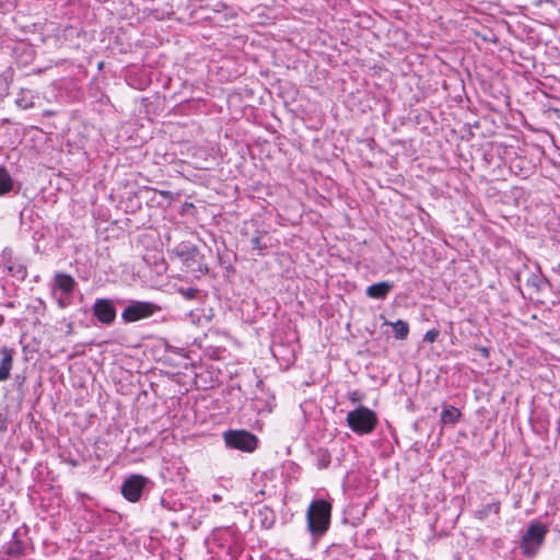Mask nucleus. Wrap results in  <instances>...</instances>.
Masks as SVG:
<instances>
[{"instance_id":"f257e3e1","label":"nucleus","mask_w":560,"mask_h":560,"mask_svg":"<svg viewBox=\"0 0 560 560\" xmlns=\"http://www.w3.org/2000/svg\"><path fill=\"white\" fill-rule=\"evenodd\" d=\"M331 504L323 499L314 500L306 512L307 528L312 536L324 535L330 525Z\"/></svg>"},{"instance_id":"f03ea898","label":"nucleus","mask_w":560,"mask_h":560,"mask_svg":"<svg viewBox=\"0 0 560 560\" xmlns=\"http://www.w3.org/2000/svg\"><path fill=\"white\" fill-rule=\"evenodd\" d=\"M346 421L348 427L355 434L368 435L375 430L377 416L372 409L360 405L358 408L348 412Z\"/></svg>"},{"instance_id":"7ed1b4c3","label":"nucleus","mask_w":560,"mask_h":560,"mask_svg":"<svg viewBox=\"0 0 560 560\" xmlns=\"http://www.w3.org/2000/svg\"><path fill=\"white\" fill-rule=\"evenodd\" d=\"M548 529L540 523H532L522 537L521 548L527 557H535L541 547Z\"/></svg>"},{"instance_id":"20e7f679","label":"nucleus","mask_w":560,"mask_h":560,"mask_svg":"<svg viewBox=\"0 0 560 560\" xmlns=\"http://www.w3.org/2000/svg\"><path fill=\"white\" fill-rule=\"evenodd\" d=\"M160 311L161 307L153 302L131 301L130 304L124 308L121 319L125 323H135L149 318Z\"/></svg>"},{"instance_id":"39448f33","label":"nucleus","mask_w":560,"mask_h":560,"mask_svg":"<svg viewBox=\"0 0 560 560\" xmlns=\"http://www.w3.org/2000/svg\"><path fill=\"white\" fill-rule=\"evenodd\" d=\"M225 444L243 452H253L257 448L258 439L255 434L245 430H229L224 433Z\"/></svg>"},{"instance_id":"423d86ee","label":"nucleus","mask_w":560,"mask_h":560,"mask_svg":"<svg viewBox=\"0 0 560 560\" xmlns=\"http://www.w3.org/2000/svg\"><path fill=\"white\" fill-rule=\"evenodd\" d=\"M149 479L141 475L129 476L121 485V494L129 502H138L147 488Z\"/></svg>"},{"instance_id":"0eeeda50","label":"nucleus","mask_w":560,"mask_h":560,"mask_svg":"<svg viewBox=\"0 0 560 560\" xmlns=\"http://www.w3.org/2000/svg\"><path fill=\"white\" fill-rule=\"evenodd\" d=\"M92 312L94 317L103 325H112L116 319V307L112 300L106 298L96 299Z\"/></svg>"},{"instance_id":"6e6552de","label":"nucleus","mask_w":560,"mask_h":560,"mask_svg":"<svg viewBox=\"0 0 560 560\" xmlns=\"http://www.w3.org/2000/svg\"><path fill=\"white\" fill-rule=\"evenodd\" d=\"M394 284L389 281H381L366 288L365 294L371 299L384 300L393 290Z\"/></svg>"},{"instance_id":"1a4fd4ad","label":"nucleus","mask_w":560,"mask_h":560,"mask_svg":"<svg viewBox=\"0 0 560 560\" xmlns=\"http://www.w3.org/2000/svg\"><path fill=\"white\" fill-rule=\"evenodd\" d=\"M1 360H0V382L7 381L10 377V373L13 365V350L7 347L1 348Z\"/></svg>"},{"instance_id":"9d476101","label":"nucleus","mask_w":560,"mask_h":560,"mask_svg":"<svg viewBox=\"0 0 560 560\" xmlns=\"http://www.w3.org/2000/svg\"><path fill=\"white\" fill-rule=\"evenodd\" d=\"M54 281L55 288L60 290L66 295L71 294L77 284L75 280L70 275L61 272L56 273Z\"/></svg>"},{"instance_id":"9b49d317","label":"nucleus","mask_w":560,"mask_h":560,"mask_svg":"<svg viewBox=\"0 0 560 560\" xmlns=\"http://www.w3.org/2000/svg\"><path fill=\"white\" fill-rule=\"evenodd\" d=\"M4 553L11 558H22L26 555V541L23 539L10 540L4 546Z\"/></svg>"},{"instance_id":"f8f14e48","label":"nucleus","mask_w":560,"mask_h":560,"mask_svg":"<svg viewBox=\"0 0 560 560\" xmlns=\"http://www.w3.org/2000/svg\"><path fill=\"white\" fill-rule=\"evenodd\" d=\"M35 100L36 95L32 90L21 89L16 96L15 104L21 109H30L35 106Z\"/></svg>"},{"instance_id":"ddd939ff","label":"nucleus","mask_w":560,"mask_h":560,"mask_svg":"<svg viewBox=\"0 0 560 560\" xmlns=\"http://www.w3.org/2000/svg\"><path fill=\"white\" fill-rule=\"evenodd\" d=\"M257 516L259 518L261 527L265 529H270L276 522L275 511L268 506H262L258 509Z\"/></svg>"},{"instance_id":"4468645a","label":"nucleus","mask_w":560,"mask_h":560,"mask_svg":"<svg viewBox=\"0 0 560 560\" xmlns=\"http://www.w3.org/2000/svg\"><path fill=\"white\" fill-rule=\"evenodd\" d=\"M384 325H390L392 326L393 331H394V337L397 340H405V339H407V337L409 335V325H408L407 322H405L402 319H398V320H396L394 323L385 320Z\"/></svg>"},{"instance_id":"2eb2a0df","label":"nucleus","mask_w":560,"mask_h":560,"mask_svg":"<svg viewBox=\"0 0 560 560\" xmlns=\"http://www.w3.org/2000/svg\"><path fill=\"white\" fill-rule=\"evenodd\" d=\"M460 416L462 413L458 408L447 406L441 412V421L443 424H455L458 422Z\"/></svg>"},{"instance_id":"dca6fc26","label":"nucleus","mask_w":560,"mask_h":560,"mask_svg":"<svg viewBox=\"0 0 560 560\" xmlns=\"http://www.w3.org/2000/svg\"><path fill=\"white\" fill-rule=\"evenodd\" d=\"M13 179L8 170L0 166V196L9 194L13 189Z\"/></svg>"},{"instance_id":"f3484780","label":"nucleus","mask_w":560,"mask_h":560,"mask_svg":"<svg viewBox=\"0 0 560 560\" xmlns=\"http://www.w3.org/2000/svg\"><path fill=\"white\" fill-rule=\"evenodd\" d=\"M314 457L318 469L327 468L331 460L330 453L323 447H319L314 452Z\"/></svg>"},{"instance_id":"a211bd4d","label":"nucleus","mask_w":560,"mask_h":560,"mask_svg":"<svg viewBox=\"0 0 560 560\" xmlns=\"http://www.w3.org/2000/svg\"><path fill=\"white\" fill-rule=\"evenodd\" d=\"M250 242H252L253 249L256 250L258 255L265 254L267 246L261 243L260 236H254Z\"/></svg>"},{"instance_id":"6ab92c4d","label":"nucleus","mask_w":560,"mask_h":560,"mask_svg":"<svg viewBox=\"0 0 560 560\" xmlns=\"http://www.w3.org/2000/svg\"><path fill=\"white\" fill-rule=\"evenodd\" d=\"M440 336L439 329H430L424 334L423 340L427 342H434Z\"/></svg>"},{"instance_id":"aec40b11","label":"nucleus","mask_w":560,"mask_h":560,"mask_svg":"<svg viewBox=\"0 0 560 560\" xmlns=\"http://www.w3.org/2000/svg\"><path fill=\"white\" fill-rule=\"evenodd\" d=\"M182 293L186 299L192 300L197 296L198 290L194 288H188L185 291H182Z\"/></svg>"},{"instance_id":"412c9836","label":"nucleus","mask_w":560,"mask_h":560,"mask_svg":"<svg viewBox=\"0 0 560 560\" xmlns=\"http://www.w3.org/2000/svg\"><path fill=\"white\" fill-rule=\"evenodd\" d=\"M27 532L26 527L23 526V527H20L18 529H15L13 532V535H12V539L11 540H15V539H22V536L25 535Z\"/></svg>"},{"instance_id":"4be33fe9","label":"nucleus","mask_w":560,"mask_h":560,"mask_svg":"<svg viewBox=\"0 0 560 560\" xmlns=\"http://www.w3.org/2000/svg\"><path fill=\"white\" fill-rule=\"evenodd\" d=\"M8 270L11 275H22V277L25 275V269L22 267V266H18L16 268H14L13 266H9L8 267Z\"/></svg>"},{"instance_id":"5701e85b","label":"nucleus","mask_w":560,"mask_h":560,"mask_svg":"<svg viewBox=\"0 0 560 560\" xmlns=\"http://www.w3.org/2000/svg\"><path fill=\"white\" fill-rule=\"evenodd\" d=\"M349 399L353 402V404H360L361 400H362V397L360 396L359 392L357 390H353V392H350L349 395H348Z\"/></svg>"},{"instance_id":"b1692460","label":"nucleus","mask_w":560,"mask_h":560,"mask_svg":"<svg viewBox=\"0 0 560 560\" xmlns=\"http://www.w3.org/2000/svg\"><path fill=\"white\" fill-rule=\"evenodd\" d=\"M0 90L3 93H8V90H9L8 79L5 77H3V75H0Z\"/></svg>"},{"instance_id":"393cba45","label":"nucleus","mask_w":560,"mask_h":560,"mask_svg":"<svg viewBox=\"0 0 560 560\" xmlns=\"http://www.w3.org/2000/svg\"><path fill=\"white\" fill-rule=\"evenodd\" d=\"M159 194H160L161 196H163L164 198H166V199H171V200H172V199H174V197H175V194H173V192H172V191H170V190H159Z\"/></svg>"},{"instance_id":"a878e982","label":"nucleus","mask_w":560,"mask_h":560,"mask_svg":"<svg viewBox=\"0 0 560 560\" xmlns=\"http://www.w3.org/2000/svg\"><path fill=\"white\" fill-rule=\"evenodd\" d=\"M481 353L485 355V357H488L489 355V351L487 348H481L480 349Z\"/></svg>"},{"instance_id":"bb28decb","label":"nucleus","mask_w":560,"mask_h":560,"mask_svg":"<svg viewBox=\"0 0 560 560\" xmlns=\"http://www.w3.org/2000/svg\"><path fill=\"white\" fill-rule=\"evenodd\" d=\"M212 498H213V501H215V502L221 501V497L219 494H213Z\"/></svg>"},{"instance_id":"cd10ccee","label":"nucleus","mask_w":560,"mask_h":560,"mask_svg":"<svg viewBox=\"0 0 560 560\" xmlns=\"http://www.w3.org/2000/svg\"><path fill=\"white\" fill-rule=\"evenodd\" d=\"M8 249L3 250V255H5ZM9 254H11V250H9Z\"/></svg>"}]
</instances>
